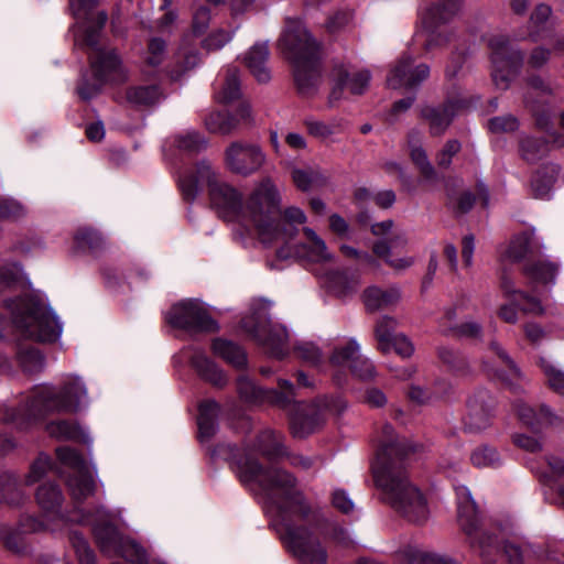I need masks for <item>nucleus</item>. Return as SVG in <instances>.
<instances>
[{
  "label": "nucleus",
  "mask_w": 564,
  "mask_h": 564,
  "mask_svg": "<svg viewBox=\"0 0 564 564\" xmlns=\"http://www.w3.org/2000/svg\"><path fill=\"white\" fill-rule=\"evenodd\" d=\"M361 347L356 338H349L334 346L328 361L333 369V378L340 386L346 381L348 369L362 356Z\"/></svg>",
  "instance_id": "21"
},
{
  "label": "nucleus",
  "mask_w": 564,
  "mask_h": 564,
  "mask_svg": "<svg viewBox=\"0 0 564 564\" xmlns=\"http://www.w3.org/2000/svg\"><path fill=\"white\" fill-rule=\"evenodd\" d=\"M25 207L14 199H0V219H19L25 215Z\"/></svg>",
  "instance_id": "61"
},
{
  "label": "nucleus",
  "mask_w": 564,
  "mask_h": 564,
  "mask_svg": "<svg viewBox=\"0 0 564 564\" xmlns=\"http://www.w3.org/2000/svg\"><path fill=\"white\" fill-rule=\"evenodd\" d=\"M206 128L213 133L229 134L238 126V120L227 112H212L205 119Z\"/></svg>",
  "instance_id": "45"
},
{
  "label": "nucleus",
  "mask_w": 564,
  "mask_h": 564,
  "mask_svg": "<svg viewBox=\"0 0 564 564\" xmlns=\"http://www.w3.org/2000/svg\"><path fill=\"white\" fill-rule=\"evenodd\" d=\"M162 93L156 85L131 87L127 90V99L135 106H152L159 102Z\"/></svg>",
  "instance_id": "41"
},
{
  "label": "nucleus",
  "mask_w": 564,
  "mask_h": 564,
  "mask_svg": "<svg viewBox=\"0 0 564 564\" xmlns=\"http://www.w3.org/2000/svg\"><path fill=\"white\" fill-rule=\"evenodd\" d=\"M234 34L235 30L216 29L202 41V47L208 52L218 51L232 40Z\"/></svg>",
  "instance_id": "55"
},
{
  "label": "nucleus",
  "mask_w": 564,
  "mask_h": 564,
  "mask_svg": "<svg viewBox=\"0 0 564 564\" xmlns=\"http://www.w3.org/2000/svg\"><path fill=\"white\" fill-rule=\"evenodd\" d=\"M36 500L45 512L59 514L64 497L61 489L55 484L48 482L39 487Z\"/></svg>",
  "instance_id": "37"
},
{
  "label": "nucleus",
  "mask_w": 564,
  "mask_h": 564,
  "mask_svg": "<svg viewBox=\"0 0 564 564\" xmlns=\"http://www.w3.org/2000/svg\"><path fill=\"white\" fill-rule=\"evenodd\" d=\"M22 498L23 494L17 476L9 471L0 474V499L9 505H18Z\"/></svg>",
  "instance_id": "43"
},
{
  "label": "nucleus",
  "mask_w": 564,
  "mask_h": 564,
  "mask_svg": "<svg viewBox=\"0 0 564 564\" xmlns=\"http://www.w3.org/2000/svg\"><path fill=\"white\" fill-rule=\"evenodd\" d=\"M292 178L294 184L301 191H308L313 186H318L325 183L326 177L323 173L315 169H294L292 171Z\"/></svg>",
  "instance_id": "47"
},
{
  "label": "nucleus",
  "mask_w": 564,
  "mask_h": 564,
  "mask_svg": "<svg viewBox=\"0 0 564 564\" xmlns=\"http://www.w3.org/2000/svg\"><path fill=\"white\" fill-rule=\"evenodd\" d=\"M212 20L210 10L204 4H195L192 17V28L196 35H202L208 29Z\"/></svg>",
  "instance_id": "57"
},
{
  "label": "nucleus",
  "mask_w": 564,
  "mask_h": 564,
  "mask_svg": "<svg viewBox=\"0 0 564 564\" xmlns=\"http://www.w3.org/2000/svg\"><path fill=\"white\" fill-rule=\"evenodd\" d=\"M535 242L533 231H525L514 236L502 253V261L519 262L533 251Z\"/></svg>",
  "instance_id": "33"
},
{
  "label": "nucleus",
  "mask_w": 564,
  "mask_h": 564,
  "mask_svg": "<svg viewBox=\"0 0 564 564\" xmlns=\"http://www.w3.org/2000/svg\"><path fill=\"white\" fill-rule=\"evenodd\" d=\"M304 124L308 133L318 139H326L344 130V121L337 118H334L328 122L308 118L304 121Z\"/></svg>",
  "instance_id": "44"
},
{
  "label": "nucleus",
  "mask_w": 564,
  "mask_h": 564,
  "mask_svg": "<svg viewBox=\"0 0 564 564\" xmlns=\"http://www.w3.org/2000/svg\"><path fill=\"white\" fill-rule=\"evenodd\" d=\"M376 442V458L371 466L376 486L383 492L387 502L408 521L425 522L430 516L426 499L409 481L404 471L403 462L411 446L389 424L381 426Z\"/></svg>",
  "instance_id": "4"
},
{
  "label": "nucleus",
  "mask_w": 564,
  "mask_h": 564,
  "mask_svg": "<svg viewBox=\"0 0 564 564\" xmlns=\"http://www.w3.org/2000/svg\"><path fill=\"white\" fill-rule=\"evenodd\" d=\"M178 183L187 200L194 199L199 185L206 184L210 204L219 217L254 230L263 245H281L278 258L297 256L318 263L334 261L326 242L313 229L304 227L307 218L302 209L281 210V196L270 177L258 182L243 200L238 189L220 180L219 171L210 162L202 160L195 171L182 175Z\"/></svg>",
  "instance_id": "1"
},
{
  "label": "nucleus",
  "mask_w": 564,
  "mask_h": 564,
  "mask_svg": "<svg viewBox=\"0 0 564 564\" xmlns=\"http://www.w3.org/2000/svg\"><path fill=\"white\" fill-rule=\"evenodd\" d=\"M410 156L426 181H434L436 173L431 164L425 150L421 147V135L416 131L409 134Z\"/></svg>",
  "instance_id": "29"
},
{
  "label": "nucleus",
  "mask_w": 564,
  "mask_h": 564,
  "mask_svg": "<svg viewBox=\"0 0 564 564\" xmlns=\"http://www.w3.org/2000/svg\"><path fill=\"white\" fill-rule=\"evenodd\" d=\"M520 151L524 160L533 162L547 151V145L543 140L527 137L520 143Z\"/></svg>",
  "instance_id": "54"
},
{
  "label": "nucleus",
  "mask_w": 564,
  "mask_h": 564,
  "mask_svg": "<svg viewBox=\"0 0 564 564\" xmlns=\"http://www.w3.org/2000/svg\"><path fill=\"white\" fill-rule=\"evenodd\" d=\"M75 245L80 250L95 251L101 248L102 237L90 228H79L74 236Z\"/></svg>",
  "instance_id": "52"
},
{
  "label": "nucleus",
  "mask_w": 564,
  "mask_h": 564,
  "mask_svg": "<svg viewBox=\"0 0 564 564\" xmlns=\"http://www.w3.org/2000/svg\"><path fill=\"white\" fill-rule=\"evenodd\" d=\"M408 245L406 234L395 231L389 240H378L372 246V252L382 259L387 265L397 272L405 271L414 264V258L409 256L393 257L392 249L404 248Z\"/></svg>",
  "instance_id": "22"
},
{
  "label": "nucleus",
  "mask_w": 564,
  "mask_h": 564,
  "mask_svg": "<svg viewBox=\"0 0 564 564\" xmlns=\"http://www.w3.org/2000/svg\"><path fill=\"white\" fill-rule=\"evenodd\" d=\"M558 264L549 260H538L527 263L523 268L524 275L532 282L550 284L555 282Z\"/></svg>",
  "instance_id": "32"
},
{
  "label": "nucleus",
  "mask_w": 564,
  "mask_h": 564,
  "mask_svg": "<svg viewBox=\"0 0 564 564\" xmlns=\"http://www.w3.org/2000/svg\"><path fill=\"white\" fill-rule=\"evenodd\" d=\"M348 371L360 380H371L376 377V367L366 356H361Z\"/></svg>",
  "instance_id": "60"
},
{
  "label": "nucleus",
  "mask_w": 564,
  "mask_h": 564,
  "mask_svg": "<svg viewBox=\"0 0 564 564\" xmlns=\"http://www.w3.org/2000/svg\"><path fill=\"white\" fill-rule=\"evenodd\" d=\"M167 322L178 328L195 332H213L216 322L197 301H182L171 307L166 315Z\"/></svg>",
  "instance_id": "15"
},
{
  "label": "nucleus",
  "mask_w": 564,
  "mask_h": 564,
  "mask_svg": "<svg viewBox=\"0 0 564 564\" xmlns=\"http://www.w3.org/2000/svg\"><path fill=\"white\" fill-rule=\"evenodd\" d=\"M47 433L59 440H76L80 435L79 429L70 421L58 420L46 425Z\"/></svg>",
  "instance_id": "53"
},
{
  "label": "nucleus",
  "mask_w": 564,
  "mask_h": 564,
  "mask_svg": "<svg viewBox=\"0 0 564 564\" xmlns=\"http://www.w3.org/2000/svg\"><path fill=\"white\" fill-rule=\"evenodd\" d=\"M256 446L269 459H275L286 454L281 435L271 430H264L258 435Z\"/></svg>",
  "instance_id": "38"
},
{
  "label": "nucleus",
  "mask_w": 564,
  "mask_h": 564,
  "mask_svg": "<svg viewBox=\"0 0 564 564\" xmlns=\"http://www.w3.org/2000/svg\"><path fill=\"white\" fill-rule=\"evenodd\" d=\"M325 422V416L315 405L299 406L293 413L290 427L294 437L303 438L315 432Z\"/></svg>",
  "instance_id": "24"
},
{
  "label": "nucleus",
  "mask_w": 564,
  "mask_h": 564,
  "mask_svg": "<svg viewBox=\"0 0 564 564\" xmlns=\"http://www.w3.org/2000/svg\"><path fill=\"white\" fill-rule=\"evenodd\" d=\"M470 462L478 468H492L500 464V457L495 448L479 446L471 452Z\"/></svg>",
  "instance_id": "51"
},
{
  "label": "nucleus",
  "mask_w": 564,
  "mask_h": 564,
  "mask_svg": "<svg viewBox=\"0 0 564 564\" xmlns=\"http://www.w3.org/2000/svg\"><path fill=\"white\" fill-rule=\"evenodd\" d=\"M219 406L213 400H207L199 405V415L197 419L200 441L209 440L216 432V419Z\"/></svg>",
  "instance_id": "35"
},
{
  "label": "nucleus",
  "mask_w": 564,
  "mask_h": 564,
  "mask_svg": "<svg viewBox=\"0 0 564 564\" xmlns=\"http://www.w3.org/2000/svg\"><path fill=\"white\" fill-rule=\"evenodd\" d=\"M235 464L240 480L257 485L276 507L281 539L301 564H327V552L317 535V514L295 489L292 475L275 466L262 468L249 453Z\"/></svg>",
  "instance_id": "2"
},
{
  "label": "nucleus",
  "mask_w": 564,
  "mask_h": 564,
  "mask_svg": "<svg viewBox=\"0 0 564 564\" xmlns=\"http://www.w3.org/2000/svg\"><path fill=\"white\" fill-rule=\"evenodd\" d=\"M22 271L18 264H7L0 268V292L21 282Z\"/></svg>",
  "instance_id": "59"
},
{
  "label": "nucleus",
  "mask_w": 564,
  "mask_h": 564,
  "mask_svg": "<svg viewBox=\"0 0 564 564\" xmlns=\"http://www.w3.org/2000/svg\"><path fill=\"white\" fill-rule=\"evenodd\" d=\"M528 90L524 95L525 107L535 117L540 128H547L550 124V109L545 97L553 94L552 86L540 76H532L528 79Z\"/></svg>",
  "instance_id": "19"
},
{
  "label": "nucleus",
  "mask_w": 564,
  "mask_h": 564,
  "mask_svg": "<svg viewBox=\"0 0 564 564\" xmlns=\"http://www.w3.org/2000/svg\"><path fill=\"white\" fill-rule=\"evenodd\" d=\"M240 97L239 70L237 67L226 69L225 79L216 91V99L223 104H229Z\"/></svg>",
  "instance_id": "39"
},
{
  "label": "nucleus",
  "mask_w": 564,
  "mask_h": 564,
  "mask_svg": "<svg viewBox=\"0 0 564 564\" xmlns=\"http://www.w3.org/2000/svg\"><path fill=\"white\" fill-rule=\"evenodd\" d=\"M430 75V67L426 64L413 65V58L410 55H403L391 68L387 85L389 88H413L419 86Z\"/></svg>",
  "instance_id": "18"
},
{
  "label": "nucleus",
  "mask_w": 564,
  "mask_h": 564,
  "mask_svg": "<svg viewBox=\"0 0 564 564\" xmlns=\"http://www.w3.org/2000/svg\"><path fill=\"white\" fill-rule=\"evenodd\" d=\"M437 355L441 361L447 365L449 369L456 373L464 375L469 369L468 362L465 359V357H463L460 354H458L456 350L449 347H438Z\"/></svg>",
  "instance_id": "50"
},
{
  "label": "nucleus",
  "mask_w": 564,
  "mask_h": 564,
  "mask_svg": "<svg viewBox=\"0 0 564 564\" xmlns=\"http://www.w3.org/2000/svg\"><path fill=\"white\" fill-rule=\"evenodd\" d=\"M458 9L459 3L457 0H443L421 9L422 23L429 30L425 40L426 50L440 47L449 42L451 34L442 31L438 32L437 29L448 23L455 17Z\"/></svg>",
  "instance_id": "12"
},
{
  "label": "nucleus",
  "mask_w": 564,
  "mask_h": 564,
  "mask_svg": "<svg viewBox=\"0 0 564 564\" xmlns=\"http://www.w3.org/2000/svg\"><path fill=\"white\" fill-rule=\"evenodd\" d=\"M192 366L198 375L214 386L223 387L227 383V377L208 357L203 352L195 351L191 357Z\"/></svg>",
  "instance_id": "31"
},
{
  "label": "nucleus",
  "mask_w": 564,
  "mask_h": 564,
  "mask_svg": "<svg viewBox=\"0 0 564 564\" xmlns=\"http://www.w3.org/2000/svg\"><path fill=\"white\" fill-rule=\"evenodd\" d=\"M56 455L59 462L72 469V475L67 479V485L74 500L80 501L93 495L95 481L89 474L84 459L73 448L58 447Z\"/></svg>",
  "instance_id": "14"
},
{
  "label": "nucleus",
  "mask_w": 564,
  "mask_h": 564,
  "mask_svg": "<svg viewBox=\"0 0 564 564\" xmlns=\"http://www.w3.org/2000/svg\"><path fill=\"white\" fill-rule=\"evenodd\" d=\"M167 44L159 36H152L142 55L143 72L151 75L162 65L166 57Z\"/></svg>",
  "instance_id": "28"
},
{
  "label": "nucleus",
  "mask_w": 564,
  "mask_h": 564,
  "mask_svg": "<svg viewBox=\"0 0 564 564\" xmlns=\"http://www.w3.org/2000/svg\"><path fill=\"white\" fill-rule=\"evenodd\" d=\"M18 360L23 371L28 373L39 372L44 367L43 356L34 347L21 348L18 352Z\"/></svg>",
  "instance_id": "49"
},
{
  "label": "nucleus",
  "mask_w": 564,
  "mask_h": 564,
  "mask_svg": "<svg viewBox=\"0 0 564 564\" xmlns=\"http://www.w3.org/2000/svg\"><path fill=\"white\" fill-rule=\"evenodd\" d=\"M51 460L46 455H40L31 465L30 473L26 476V484L32 485L39 481L50 469Z\"/></svg>",
  "instance_id": "63"
},
{
  "label": "nucleus",
  "mask_w": 564,
  "mask_h": 564,
  "mask_svg": "<svg viewBox=\"0 0 564 564\" xmlns=\"http://www.w3.org/2000/svg\"><path fill=\"white\" fill-rule=\"evenodd\" d=\"M460 104L448 100L438 106H425L421 109V118L427 123L431 135H442L454 120Z\"/></svg>",
  "instance_id": "23"
},
{
  "label": "nucleus",
  "mask_w": 564,
  "mask_h": 564,
  "mask_svg": "<svg viewBox=\"0 0 564 564\" xmlns=\"http://www.w3.org/2000/svg\"><path fill=\"white\" fill-rule=\"evenodd\" d=\"M397 326V319L390 316H382L376 323L375 337L378 341V348L384 354L391 351V340L398 335L395 333Z\"/></svg>",
  "instance_id": "40"
},
{
  "label": "nucleus",
  "mask_w": 564,
  "mask_h": 564,
  "mask_svg": "<svg viewBox=\"0 0 564 564\" xmlns=\"http://www.w3.org/2000/svg\"><path fill=\"white\" fill-rule=\"evenodd\" d=\"M489 130L495 133L512 132L518 129V119L511 115L495 117L488 122Z\"/></svg>",
  "instance_id": "64"
},
{
  "label": "nucleus",
  "mask_w": 564,
  "mask_h": 564,
  "mask_svg": "<svg viewBox=\"0 0 564 564\" xmlns=\"http://www.w3.org/2000/svg\"><path fill=\"white\" fill-rule=\"evenodd\" d=\"M500 288L506 296H514L517 300L522 302V311L532 314L543 313L541 303L536 299L530 297L524 292L518 290L512 276L505 269L500 275Z\"/></svg>",
  "instance_id": "30"
},
{
  "label": "nucleus",
  "mask_w": 564,
  "mask_h": 564,
  "mask_svg": "<svg viewBox=\"0 0 564 564\" xmlns=\"http://www.w3.org/2000/svg\"><path fill=\"white\" fill-rule=\"evenodd\" d=\"M87 403V388L75 375H66L58 384L36 387L26 397L23 405L4 420L15 423L19 429H26L48 414L76 413Z\"/></svg>",
  "instance_id": "5"
},
{
  "label": "nucleus",
  "mask_w": 564,
  "mask_h": 564,
  "mask_svg": "<svg viewBox=\"0 0 564 564\" xmlns=\"http://www.w3.org/2000/svg\"><path fill=\"white\" fill-rule=\"evenodd\" d=\"M270 52L267 43H256L243 56V63L259 83H268L271 78L267 66Z\"/></svg>",
  "instance_id": "25"
},
{
  "label": "nucleus",
  "mask_w": 564,
  "mask_h": 564,
  "mask_svg": "<svg viewBox=\"0 0 564 564\" xmlns=\"http://www.w3.org/2000/svg\"><path fill=\"white\" fill-rule=\"evenodd\" d=\"M543 370L550 388L564 395V372L555 366L543 361Z\"/></svg>",
  "instance_id": "62"
},
{
  "label": "nucleus",
  "mask_w": 564,
  "mask_h": 564,
  "mask_svg": "<svg viewBox=\"0 0 564 564\" xmlns=\"http://www.w3.org/2000/svg\"><path fill=\"white\" fill-rule=\"evenodd\" d=\"M264 161L265 155L256 143L234 141L225 150L227 169L238 175L249 176L256 173Z\"/></svg>",
  "instance_id": "16"
},
{
  "label": "nucleus",
  "mask_w": 564,
  "mask_h": 564,
  "mask_svg": "<svg viewBox=\"0 0 564 564\" xmlns=\"http://www.w3.org/2000/svg\"><path fill=\"white\" fill-rule=\"evenodd\" d=\"M495 400L486 390L476 392L467 403V414L464 420L465 429L469 432H480L487 429L494 416Z\"/></svg>",
  "instance_id": "20"
},
{
  "label": "nucleus",
  "mask_w": 564,
  "mask_h": 564,
  "mask_svg": "<svg viewBox=\"0 0 564 564\" xmlns=\"http://www.w3.org/2000/svg\"><path fill=\"white\" fill-rule=\"evenodd\" d=\"M173 144L183 152L195 153L205 149L207 141L198 132H185L175 135Z\"/></svg>",
  "instance_id": "48"
},
{
  "label": "nucleus",
  "mask_w": 564,
  "mask_h": 564,
  "mask_svg": "<svg viewBox=\"0 0 564 564\" xmlns=\"http://www.w3.org/2000/svg\"><path fill=\"white\" fill-rule=\"evenodd\" d=\"M489 47L491 50L492 80L497 88L506 90L522 66L523 54L512 47L503 35L491 36Z\"/></svg>",
  "instance_id": "11"
},
{
  "label": "nucleus",
  "mask_w": 564,
  "mask_h": 564,
  "mask_svg": "<svg viewBox=\"0 0 564 564\" xmlns=\"http://www.w3.org/2000/svg\"><path fill=\"white\" fill-rule=\"evenodd\" d=\"M98 30L90 26H76L74 42L76 46H86L95 77L99 82L119 80L124 77L121 61L113 50L98 44Z\"/></svg>",
  "instance_id": "9"
},
{
  "label": "nucleus",
  "mask_w": 564,
  "mask_h": 564,
  "mask_svg": "<svg viewBox=\"0 0 564 564\" xmlns=\"http://www.w3.org/2000/svg\"><path fill=\"white\" fill-rule=\"evenodd\" d=\"M326 286L337 296H346L357 289V281L349 279L345 273L339 271H329L324 275Z\"/></svg>",
  "instance_id": "42"
},
{
  "label": "nucleus",
  "mask_w": 564,
  "mask_h": 564,
  "mask_svg": "<svg viewBox=\"0 0 564 564\" xmlns=\"http://www.w3.org/2000/svg\"><path fill=\"white\" fill-rule=\"evenodd\" d=\"M212 348L216 356L223 358L232 367L242 368L247 364L245 350L232 341L218 338L213 341Z\"/></svg>",
  "instance_id": "36"
},
{
  "label": "nucleus",
  "mask_w": 564,
  "mask_h": 564,
  "mask_svg": "<svg viewBox=\"0 0 564 564\" xmlns=\"http://www.w3.org/2000/svg\"><path fill=\"white\" fill-rule=\"evenodd\" d=\"M514 411L521 422L533 430L542 426L555 424L558 417L552 413L546 405H541L539 413L522 400L514 402Z\"/></svg>",
  "instance_id": "26"
},
{
  "label": "nucleus",
  "mask_w": 564,
  "mask_h": 564,
  "mask_svg": "<svg viewBox=\"0 0 564 564\" xmlns=\"http://www.w3.org/2000/svg\"><path fill=\"white\" fill-rule=\"evenodd\" d=\"M294 351L300 359L311 365L319 364L323 357L321 349L312 341L299 343Z\"/></svg>",
  "instance_id": "58"
},
{
  "label": "nucleus",
  "mask_w": 564,
  "mask_h": 564,
  "mask_svg": "<svg viewBox=\"0 0 564 564\" xmlns=\"http://www.w3.org/2000/svg\"><path fill=\"white\" fill-rule=\"evenodd\" d=\"M371 75L367 69H358L345 62H335L330 72L333 83L328 96V104L334 106L344 97V91L348 90L352 95L364 94L370 82Z\"/></svg>",
  "instance_id": "13"
},
{
  "label": "nucleus",
  "mask_w": 564,
  "mask_h": 564,
  "mask_svg": "<svg viewBox=\"0 0 564 564\" xmlns=\"http://www.w3.org/2000/svg\"><path fill=\"white\" fill-rule=\"evenodd\" d=\"M6 306L22 336L39 341H54L59 337L62 324L40 296L28 293L6 301Z\"/></svg>",
  "instance_id": "7"
},
{
  "label": "nucleus",
  "mask_w": 564,
  "mask_h": 564,
  "mask_svg": "<svg viewBox=\"0 0 564 564\" xmlns=\"http://www.w3.org/2000/svg\"><path fill=\"white\" fill-rule=\"evenodd\" d=\"M70 543L75 550L79 564H95L96 557L94 551L89 547L84 536L74 531L69 535Z\"/></svg>",
  "instance_id": "56"
},
{
  "label": "nucleus",
  "mask_w": 564,
  "mask_h": 564,
  "mask_svg": "<svg viewBox=\"0 0 564 564\" xmlns=\"http://www.w3.org/2000/svg\"><path fill=\"white\" fill-rule=\"evenodd\" d=\"M560 167L556 164H547L540 169L532 178L531 187L536 198H547L558 176Z\"/></svg>",
  "instance_id": "34"
},
{
  "label": "nucleus",
  "mask_w": 564,
  "mask_h": 564,
  "mask_svg": "<svg viewBox=\"0 0 564 564\" xmlns=\"http://www.w3.org/2000/svg\"><path fill=\"white\" fill-rule=\"evenodd\" d=\"M43 529V523L36 519L28 518L22 523L20 532H10L3 536L6 546L13 552H21L23 550L22 534L37 532Z\"/></svg>",
  "instance_id": "46"
},
{
  "label": "nucleus",
  "mask_w": 564,
  "mask_h": 564,
  "mask_svg": "<svg viewBox=\"0 0 564 564\" xmlns=\"http://www.w3.org/2000/svg\"><path fill=\"white\" fill-rule=\"evenodd\" d=\"M242 328L272 356L281 358L286 352L288 332L283 325L273 324L264 310L254 312L241 322Z\"/></svg>",
  "instance_id": "10"
},
{
  "label": "nucleus",
  "mask_w": 564,
  "mask_h": 564,
  "mask_svg": "<svg viewBox=\"0 0 564 564\" xmlns=\"http://www.w3.org/2000/svg\"><path fill=\"white\" fill-rule=\"evenodd\" d=\"M458 524L485 564H495L496 555L501 554L508 564H525L531 560L554 561L549 545L530 542L519 543L508 538L517 529L510 517L484 521L467 488L458 490Z\"/></svg>",
  "instance_id": "3"
},
{
  "label": "nucleus",
  "mask_w": 564,
  "mask_h": 564,
  "mask_svg": "<svg viewBox=\"0 0 564 564\" xmlns=\"http://www.w3.org/2000/svg\"><path fill=\"white\" fill-rule=\"evenodd\" d=\"M281 45L294 66V79L302 95H312L322 78L319 46L301 24L289 26Z\"/></svg>",
  "instance_id": "6"
},
{
  "label": "nucleus",
  "mask_w": 564,
  "mask_h": 564,
  "mask_svg": "<svg viewBox=\"0 0 564 564\" xmlns=\"http://www.w3.org/2000/svg\"><path fill=\"white\" fill-rule=\"evenodd\" d=\"M237 388L240 397L248 402H269L284 408L289 405L294 398V387L286 379H279L276 389H262L251 379L240 376L237 381Z\"/></svg>",
  "instance_id": "17"
},
{
  "label": "nucleus",
  "mask_w": 564,
  "mask_h": 564,
  "mask_svg": "<svg viewBox=\"0 0 564 564\" xmlns=\"http://www.w3.org/2000/svg\"><path fill=\"white\" fill-rule=\"evenodd\" d=\"M79 522L93 525L94 534L102 553L108 556H121L129 562H141L145 557L144 550L134 541L124 539L109 523V514L104 508H97L95 514L74 518Z\"/></svg>",
  "instance_id": "8"
},
{
  "label": "nucleus",
  "mask_w": 564,
  "mask_h": 564,
  "mask_svg": "<svg viewBox=\"0 0 564 564\" xmlns=\"http://www.w3.org/2000/svg\"><path fill=\"white\" fill-rule=\"evenodd\" d=\"M362 297L367 311L377 312L395 305L401 299V293L395 286L387 289L369 286L365 290Z\"/></svg>",
  "instance_id": "27"
}]
</instances>
